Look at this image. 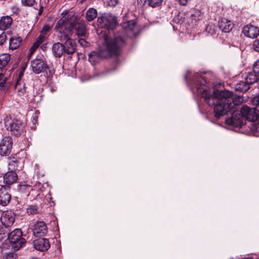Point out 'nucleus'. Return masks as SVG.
<instances>
[{"mask_svg":"<svg viewBox=\"0 0 259 259\" xmlns=\"http://www.w3.org/2000/svg\"><path fill=\"white\" fill-rule=\"evenodd\" d=\"M97 11L94 8H89L85 13V18L88 21H91L96 18Z\"/></svg>","mask_w":259,"mask_h":259,"instance_id":"obj_29","label":"nucleus"},{"mask_svg":"<svg viewBox=\"0 0 259 259\" xmlns=\"http://www.w3.org/2000/svg\"><path fill=\"white\" fill-rule=\"evenodd\" d=\"M122 27L130 36H136L137 35V29L135 21L131 20L123 22Z\"/></svg>","mask_w":259,"mask_h":259,"instance_id":"obj_13","label":"nucleus"},{"mask_svg":"<svg viewBox=\"0 0 259 259\" xmlns=\"http://www.w3.org/2000/svg\"><path fill=\"white\" fill-rule=\"evenodd\" d=\"M97 24L100 27L112 30L116 26V19L111 15L104 14L98 17Z\"/></svg>","mask_w":259,"mask_h":259,"instance_id":"obj_8","label":"nucleus"},{"mask_svg":"<svg viewBox=\"0 0 259 259\" xmlns=\"http://www.w3.org/2000/svg\"><path fill=\"white\" fill-rule=\"evenodd\" d=\"M252 108L248 107L246 105L242 106L240 111L235 110L234 116L237 114L239 115V117L236 120L237 122L240 124L241 123V118L247 119L249 121H253L256 119L257 116L259 115V111H257L256 108V105Z\"/></svg>","mask_w":259,"mask_h":259,"instance_id":"obj_5","label":"nucleus"},{"mask_svg":"<svg viewBox=\"0 0 259 259\" xmlns=\"http://www.w3.org/2000/svg\"><path fill=\"white\" fill-rule=\"evenodd\" d=\"M11 60V56L8 54L0 56V69L5 68Z\"/></svg>","mask_w":259,"mask_h":259,"instance_id":"obj_28","label":"nucleus"},{"mask_svg":"<svg viewBox=\"0 0 259 259\" xmlns=\"http://www.w3.org/2000/svg\"><path fill=\"white\" fill-rule=\"evenodd\" d=\"M15 89L17 90L18 95L22 99H23L26 94L25 84L23 82L18 81L15 85Z\"/></svg>","mask_w":259,"mask_h":259,"instance_id":"obj_26","label":"nucleus"},{"mask_svg":"<svg viewBox=\"0 0 259 259\" xmlns=\"http://www.w3.org/2000/svg\"><path fill=\"white\" fill-rule=\"evenodd\" d=\"M50 26L48 25H44L40 31V34L46 36L47 32L50 30Z\"/></svg>","mask_w":259,"mask_h":259,"instance_id":"obj_42","label":"nucleus"},{"mask_svg":"<svg viewBox=\"0 0 259 259\" xmlns=\"http://www.w3.org/2000/svg\"><path fill=\"white\" fill-rule=\"evenodd\" d=\"M22 232L20 229H16L8 234V239L13 244L12 248L15 250H19L26 243L24 238L22 237Z\"/></svg>","mask_w":259,"mask_h":259,"instance_id":"obj_7","label":"nucleus"},{"mask_svg":"<svg viewBox=\"0 0 259 259\" xmlns=\"http://www.w3.org/2000/svg\"><path fill=\"white\" fill-rule=\"evenodd\" d=\"M31 67L33 72L35 74H39L48 68L46 62L40 58H36L31 60Z\"/></svg>","mask_w":259,"mask_h":259,"instance_id":"obj_9","label":"nucleus"},{"mask_svg":"<svg viewBox=\"0 0 259 259\" xmlns=\"http://www.w3.org/2000/svg\"><path fill=\"white\" fill-rule=\"evenodd\" d=\"M21 163V159L13 157L10 158V161L8 163L9 170H17L21 169L20 164Z\"/></svg>","mask_w":259,"mask_h":259,"instance_id":"obj_20","label":"nucleus"},{"mask_svg":"<svg viewBox=\"0 0 259 259\" xmlns=\"http://www.w3.org/2000/svg\"><path fill=\"white\" fill-rule=\"evenodd\" d=\"M259 80V75L252 69L251 72H248L245 77V82L248 84H252Z\"/></svg>","mask_w":259,"mask_h":259,"instance_id":"obj_23","label":"nucleus"},{"mask_svg":"<svg viewBox=\"0 0 259 259\" xmlns=\"http://www.w3.org/2000/svg\"><path fill=\"white\" fill-rule=\"evenodd\" d=\"M242 32L249 38H255L259 35V29L255 26L247 25L243 27Z\"/></svg>","mask_w":259,"mask_h":259,"instance_id":"obj_15","label":"nucleus"},{"mask_svg":"<svg viewBox=\"0 0 259 259\" xmlns=\"http://www.w3.org/2000/svg\"><path fill=\"white\" fill-rule=\"evenodd\" d=\"M11 11L13 14H18L20 11V10L17 6H13L11 7Z\"/></svg>","mask_w":259,"mask_h":259,"instance_id":"obj_44","label":"nucleus"},{"mask_svg":"<svg viewBox=\"0 0 259 259\" xmlns=\"http://www.w3.org/2000/svg\"><path fill=\"white\" fill-rule=\"evenodd\" d=\"M243 259H252L251 257H246V258H243Z\"/></svg>","mask_w":259,"mask_h":259,"instance_id":"obj_49","label":"nucleus"},{"mask_svg":"<svg viewBox=\"0 0 259 259\" xmlns=\"http://www.w3.org/2000/svg\"><path fill=\"white\" fill-rule=\"evenodd\" d=\"M252 69L256 72V73L259 75V60H257L254 63Z\"/></svg>","mask_w":259,"mask_h":259,"instance_id":"obj_39","label":"nucleus"},{"mask_svg":"<svg viewBox=\"0 0 259 259\" xmlns=\"http://www.w3.org/2000/svg\"><path fill=\"white\" fill-rule=\"evenodd\" d=\"M21 3L23 6L31 7L35 3V0H21Z\"/></svg>","mask_w":259,"mask_h":259,"instance_id":"obj_37","label":"nucleus"},{"mask_svg":"<svg viewBox=\"0 0 259 259\" xmlns=\"http://www.w3.org/2000/svg\"><path fill=\"white\" fill-rule=\"evenodd\" d=\"M118 61L116 60V61L114 63L113 66L110 67H106L104 70H103L102 71H101L100 72V75L102 76H106V75L111 74L112 72H113L117 69V68L118 67Z\"/></svg>","mask_w":259,"mask_h":259,"instance_id":"obj_27","label":"nucleus"},{"mask_svg":"<svg viewBox=\"0 0 259 259\" xmlns=\"http://www.w3.org/2000/svg\"><path fill=\"white\" fill-rule=\"evenodd\" d=\"M12 140L10 137H4L0 143V155L2 156L9 155L12 150Z\"/></svg>","mask_w":259,"mask_h":259,"instance_id":"obj_10","label":"nucleus"},{"mask_svg":"<svg viewBox=\"0 0 259 259\" xmlns=\"http://www.w3.org/2000/svg\"><path fill=\"white\" fill-rule=\"evenodd\" d=\"M5 235V232H4V231H0V235Z\"/></svg>","mask_w":259,"mask_h":259,"instance_id":"obj_48","label":"nucleus"},{"mask_svg":"<svg viewBox=\"0 0 259 259\" xmlns=\"http://www.w3.org/2000/svg\"><path fill=\"white\" fill-rule=\"evenodd\" d=\"M38 212V207L33 205L29 206L26 210V212L29 215L36 214Z\"/></svg>","mask_w":259,"mask_h":259,"instance_id":"obj_31","label":"nucleus"},{"mask_svg":"<svg viewBox=\"0 0 259 259\" xmlns=\"http://www.w3.org/2000/svg\"><path fill=\"white\" fill-rule=\"evenodd\" d=\"M249 85L245 82H240L238 83V89L240 90L241 92H246L249 89Z\"/></svg>","mask_w":259,"mask_h":259,"instance_id":"obj_33","label":"nucleus"},{"mask_svg":"<svg viewBox=\"0 0 259 259\" xmlns=\"http://www.w3.org/2000/svg\"><path fill=\"white\" fill-rule=\"evenodd\" d=\"M68 16L62 17L57 22L55 29L59 33L58 37L63 43L65 53L67 55L74 54L76 49V44L74 40L70 38L73 34V19L67 21Z\"/></svg>","mask_w":259,"mask_h":259,"instance_id":"obj_3","label":"nucleus"},{"mask_svg":"<svg viewBox=\"0 0 259 259\" xmlns=\"http://www.w3.org/2000/svg\"><path fill=\"white\" fill-rule=\"evenodd\" d=\"M191 17L193 20L197 21L202 19V16L201 12L198 10H194L191 14Z\"/></svg>","mask_w":259,"mask_h":259,"instance_id":"obj_30","label":"nucleus"},{"mask_svg":"<svg viewBox=\"0 0 259 259\" xmlns=\"http://www.w3.org/2000/svg\"><path fill=\"white\" fill-rule=\"evenodd\" d=\"M7 39V35L5 32H2L0 34V45L4 44Z\"/></svg>","mask_w":259,"mask_h":259,"instance_id":"obj_40","label":"nucleus"},{"mask_svg":"<svg viewBox=\"0 0 259 259\" xmlns=\"http://www.w3.org/2000/svg\"><path fill=\"white\" fill-rule=\"evenodd\" d=\"M46 39V36L42 34L39 35L38 38L36 39L35 41L34 42L35 45L39 47L40 45Z\"/></svg>","mask_w":259,"mask_h":259,"instance_id":"obj_34","label":"nucleus"},{"mask_svg":"<svg viewBox=\"0 0 259 259\" xmlns=\"http://www.w3.org/2000/svg\"><path fill=\"white\" fill-rule=\"evenodd\" d=\"M7 79V77L3 73H0V91H2L4 89Z\"/></svg>","mask_w":259,"mask_h":259,"instance_id":"obj_32","label":"nucleus"},{"mask_svg":"<svg viewBox=\"0 0 259 259\" xmlns=\"http://www.w3.org/2000/svg\"><path fill=\"white\" fill-rule=\"evenodd\" d=\"M163 0H149V5L151 7L158 6L162 2Z\"/></svg>","mask_w":259,"mask_h":259,"instance_id":"obj_35","label":"nucleus"},{"mask_svg":"<svg viewBox=\"0 0 259 259\" xmlns=\"http://www.w3.org/2000/svg\"><path fill=\"white\" fill-rule=\"evenodd\" d=\"M33 245L34 248L40 251H47L50 247L49 240L43 238L35 240L33 242Z\"/></svg>","mask_w":259,"mask_h":259,"instance_id":"obj_14","label":"nucleus"},{"mask_svg":"<svg viewBox=\"0 0 259 259\" xmlns=\"http://www.w3.org/2000/svg\"><path fill=\"white\" fill-rule=\"evenodd\" d=\"M78 42L80 45V46L82 47H88L89 45V42H87L84 38H80L78 40Z\"/></svg>","mask_w":259,"mask_h":259,"instance_id":"obj_43","label":"nucleus"},{"mask_svg":"<svg viewBox=\"0 0 259 259\" xmlns=\"http://www.w3.org/2000/svg\"><path fill=\"white\" fill-rule=\"evenodd\" d=\"M11 199V195L7 191L5 187L2 186L0 189V204L2 206H7Z\"/></svg>","mask_w":259,"mask_h":259,"instance_id":"obj_18","label":"nucleus"},{"mask_svg":"<svg viewBox=\"0 0 259 259\" xmlns=\"http://www.w3.org/2000/svg\"><path fill=\"white\" fill-rule=\"evenodd\" d=\"M149 0H137V4L140 7L149 6Z\"/></svg>","mask_w":259,"mask_h":259,"instance_id":"obj_38","label":"nucleus"},{"mask_svg":"<svg viewBox=\"0 0 259 259\" xmlns=\"http://www.w3.org/2000/svg\"><path fill=\"white\" fill-rule=\"evenodd\" d=\"M235 111H234L232 113V116L231 117L228 118L226 119L225 123L229 125H233L236 127H241L242 125L244 124V118H241L242 122L240 124H239V123H238L237 121H235V120L236 121V120H237V119L239 117L238 114L234 116Z\"/></svg>","mask_w":259,"mask_h":259,"instance_id":"obj_24","label":"nucleus"},{"mask_svg":"<svg viewBox=\"0 0 259 259\" xmlns=\"http://www.w3.org/2000/svg\"><path fill=\"white\" fill-rule=\"evenodd\" d=\"M207 82L205 79L198 73L195 74L191 82V89L194 93L200 95L207 105L209 106H214L215 117H220L231 112L228 104H230L229 97L231 93L227 90H213L208 89Z\"/></svg>","mask_w":259,"mask_h":259,"instance_id":"obj_1","label":"nucleus"},{"mask_svg":"<svg viewBox=\"0 0 259 259\" xmlns=\"http://www.w3.org/2000/svg\"><path fill=\"white\" fill-rule=\"evenodd\" d=\"M253 45L255 50L259 52V38L254 40Z\"/></svg>","mask_w":259,"mask_h":259,"instance_id":"obj_45","label":"nucleus"},{"mask_svg":"<svg viewBox=\"0 0 259 259\" xmlns=\"http://www.w3.org/2000/svg\"><path fill=\"white\" fill-rule=\"evenodd\" d=\"M32 231L33 234L36 237L44 236L48 233L47 224L43 221H37L34 224Z\"/></svg>","mask_w":259,"mask_h":259,"instance_id":"obj_12","label":"nucleus"},{"mask_svg":"<svg viewBox=\"0 0 259 259\" xmlns=\"http://www.w3.org/2000/svg\"><path fill=\"white\" fill-rule=\"evenodd\" d=\"M1 222L7 228L13 225L15 220V214L12 211H5L3 212L1 218Z\"/></svg>","mask_w":259,"mask_h":259,"instance_id":"obj_11","label":"nucleus"},{"mask_svg":"<svg viewBox=\"0 0 259 259\" xmlns=\"http://www.w3.org/2000/svg\"><path fill=\"white\" fill-rule=\"evenodd\" d=\"M64 49L63 43L59 42L55 43L52 47V53L56 57H61L65 53Z\"/></svg>","mask_w":259,"mask_h":259,"instance_id":"obj_19","label":"nucleus"},{"mask_svg":"<svg viewBox=\"0 0 259 259\" xmlns=\"http://www.w3.org/2000/svg\"><path fill=\"white\" fill-rule=\"evenodd\" d=\"M125 45L124 39L121 36L108 38L106 36L104 42L100 47L99 52H92L89 56V61L91 63L98 61L99 57L108 58L117 56L121 54L122 48Z\"/></svg>","mask_w":259,"mask_h":259,"instance_id":"obj_2","label":"nucleus"},{"mask_svg":"<svg viewBox=\"0 0 259 259\" xmlns=\"http://www.w3.org/2000/svg\"><path fill=\"white\" fill-rule=\"evenodd\" d=\"M119 0H109L108 2V4L109 6L115 7L118 3Z\"/></svg>","mask_w":259,"mask_h":259,"instance_id":"obj_46","label":"nucleus"},{"mask_svg":"<svg viewBox=\"0 0 259 259\" xmlns=\"http://www.w3.org/2000/svg\"><path fill=\"white\" fill-rule=\"evenodd\" d=\"M64 14L62 17L68 16V19L67 21H70L71 19H73V31L74 29L76 31V35L78 38L79 37H86L87 35V30L86 29L85 25L84 23H77V17L72 12H67L65 13H62Z\"/></svg>","mask_w":259,"mask_h":259,"instance_id":"obj_6","label":"nucleus"},{"mask_svg":"<svg viewBox=\"0 0 259 259\" xmlns=\"http://www.w3.org/2000/svg\"><path fill=\"white\" fill-rule=\"evenodd\" d=\"M218 23L219 28L224 32H229L233 27V23L226 18H222Z\"/></svg>","mask_w":259,"mask_h":259,"instance_id":"obj_17","label":"nucleus"},{"mask_svg":"<svg viewBox=\"0 0 259 259\" xmlns=\"http://www.w3.org/2000/svg\"><path fill=\"white\" fill-rule=\"evenodd\" d=\"M17 255L14 252H9L6 254L5 259H16Z\"/></svg>","mask_w":259,"mask_h":259,"instance_id":"obj_41","label":"nucleus"},{"mask_svg":"<svg viewBox=\"0 0 259 259\" xmlns=\"http://www.w3.org/2000/svg\"><path fill=\"white\" fill-rule=\"evenodd\" d=\"M25 67H23V68H22V72H23V71H24V70H25Z\"/></svg>","mask_w":259,"mask_h":259,"instance_id":"obj_50","label":"nucleus"},{"mask_svg":"<svg viewBox=\"0 0 259 259\" xmlns=\"http://www.w3.org/2000/svg\"><path fill=\"white\" fill-rule=\"evenodd\" d=\"M4 183L8 185H10L16 183L18 179V175L16 171L10 170L3 176Z\"/></svg>","mask_w":259,"mask_h":259,"instance_id":"obj_16","label":"nucleus"},{"mask_svg":"<svg viewBox=\"0 0 259 259\" xmlns=\"http://www.w3.org/2000/svg\"><path fill=\"white\" fill-rule=\"evenodd\" d=\"M4 123L6 129L16 136L20 135L24 128V124L14 115H6L4 118Z\"/></svg>","mask_w":259,"mask_h":259,"instance_id":"obj_4","label":"nucleus"},{"mask_svg":"<svg viewBox=\"0 0 259 259\" xmlns=\"http://www.w3.org/2000/svg\"><path fill=\"white\" fill-rule=\"evenodd\" d=\"M229 93H231V95L229 97V99L231 100L230 104H228L229 105V107L230 110H231L235 106H238L241 104L243 101V99L242 97L240 96H237L234 98H233V94L232 92L229 91Z\"/></svg>","mask_w":259,"mask_h":259,"instance_id":"obj_22","label":"nucleus"},{"mask_svg":"<svg viewBox=\"0 0 259 259\" xmlns=\"http://www.w3.org/2000/svg\"><path fill=\"white\" fill-rule=\"evenodd\" d=\"M13 19L9 16L2 17L0 19V29L5 30L8 29L12 25Z\"/></svg>","mask_w":259,"mask_h":259,"instance_id":"obj_21","label":"nucleus"},{"mask_svg":"<svg viewBox=\"0 0 259 259\" xmlns=\"http://www.w3.org/2000/svg\"><path fill=\"white\" fill-rule=\"evenodd\" d=\"M38 47L37 46L33 43L32 46L30 48L29 51L31 53H33L38 48Z\"/></svg>","mask_w":259,"mask_h":259,"instance_id":"obj_47","label":"nucleus"},{"mask_svg":"<svg viewBox=\"0 0 259 259\" xmlns=\"http://www.w3.org/2000/svg\"><path fill=\"white\" fill-rule=\"evenodd\" d=\"M252 103L253 105H256L255 109L259 111V95L254 97L251 100Z\"/></svg>","mask_w":259,"mask_h":259,"instance_id":"obj_36","label":"nucleus"},{"mask_svg":"<svg viewBox=\"0 0 259 259\" xmlns=\"http://www.w3.org/2000/svg\"><path fill=\"white\" fill-rule=\"evenodd\" d=\"M22 38L19 36H13L10 40L9 42V48L12 50L17 49L21 45Z\"/></svg>","mask_w":259,"mask_h":259,"instance_id":"obj_25","label":"nucleus"}]
</instances>
